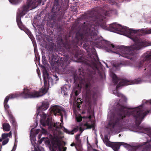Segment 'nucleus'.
Returning <instances> with one entry per match:
<instances>
[{
    "label": "nucleus",
    "mask_w": 151,
    "mask_h": 151,
    "mask_svg": "<svg viewBox=\"0 0 151 151\" xmlns=\"http://www.w3.org/2000/svg\"><path fill=\"white\" fill-rule=\"evenodd\" d=\"M80 134H77L76 137V139L78 143H80L81 141L79 139Z\"/></svg>",
    "instance_id": "obj_23"
},
{
    "label": "nucleus",
    "mask_w": 151,
    "mask_h": 151,
    "mask_svg": "<svg viewBox=\"0 0 151 151\" xmlns=\"http://www.w3.org/2000/svg\"><path fill=\"white\" fill-rule=\"evenodd\" d=\"M106 67H107V68H108V65H107V64H106Z\"/></svg>",
    "instance_id": "obj_39"
},
{
    "label": "nucleus",
    "mask_w": 151,
    "mask_h": 151,
    "mask_svg": "<svg viewBox=\"0 0 151 151\" xmlns=\"http://www.w3.org/2000/svg\"><path fill=\"white\" fill-rule=\"evenodd\" d=\"M75 145V144L74 143H72L70 145V146H73Z\"/></svg>",
    "instance_id": "obj_31"
},
{
    "label": "nucleus",
    "mask_w": 151,
    "mask_h": 151,
    "mask_svg": "<svg viewBox=\"0 0 151 151\" xmlns=\"http://www.w3.org/2000/svg\"><path fill=\"white\" fill-rule=\"evenodd\" d=\"M30 34H31L30 32L29 31L27 34L30 35Z\"/></svg>",
    "instance_id": "obj_36"
},
{
    "label": "nucleus",
    "mask_w": 151,
    "mask_h": 151,
    "mask_svg": "<svg viewBox=\"0 0 151 151\" xmlns=\"http://www.w3.org/2000/svg\"><path fill=\"white\" fill-rule=\"evenodd\" d=\"M49 106L48 101H47L42 102V105L37 109V118L39 115L40 117V124L43 126L47 125L48 128L54 131L55 133H60L59 130L60 127H61V124L58 122L54 123L52 124L51 122V117L49 116V114L47 115L40 111H44L47 109ZM59 134L58 135L55 134L54 137L52 141V145L50 147V151H65L66 148L64 147L61 144L59 140L61 138Z\"/></svg>",
    "instance_id": "obj_2"
},
{
    "label": "nucleus",
    "mask_w": 151,
    "mask_h": 151,
    "mask_svg": "<svg viewBox=\"0 0 151 151\" xmlns=\"http://www.w3.org/2000/svg\"><path fill=\"white\" fill-rule=\"evenodd\" d=\"M12 136V133L11 132H9L8 133H4L3 134L1 135L2 139H8V137H11Z\"/></svg>",
    "instance_id": "obj_16"
},
{
    "label": "nucleus",
    "mask_w": 151,
    "mask_h": 151,
    "mask_svg": "<svg viewBox=\"0 0 151 151\" xmlns=\"http://www.w3.org/2000/svg\"><path fill=\"white\" fill-rule=\"evenodd\" d=\"M96 143H97L98 142H97V140H96Z\"/></svg>",
    "instance_id": "obj_42"
},
{
    "label": "nucleus",
    "mask_w": 151,
    "mask_h": 151,
    "mask_svg": "<svg viewBox=\"0 0 151 151\" xmlns=\"http://www.w3.org/2000/svg\"><path fill=\"white\" fill-rule=\"evenodd\" d=\"M45 138H44V137H43L42 138L40 141H39V143L40 144H41L42 142L43 141H45Z\"/></svg>",
    "instance_id": "obj_27"
},
{
    "label": "nucleus",
    "mask_w": 151,
    "mask_h": 151,
    "mask_svg": "<svg viewBox=\"0 0 151 151\" xmlns=\"http://www.w3.org/2000/svg\"><path fill=\"white\" fill-rule=\"evenodd\" d=\"M109 27V28L108 29L110 31L114 32L117 31L118 33L129 37L135 42L134 45L129 47L123 46L119 47V52H121L124 57L132 59L134 57L132 51L139 50L148 45L147 42L139 39L137 36V30H133L126 27H122L116 23H113Z\"/></svg>",
    "instance_id": "obj_1"
},
{
    "label": "nucleus",
    "mask_w": 151,
    "mask_h": 151,
    "mask_svg": "<svg viewBox=\"0 0 151 151\" xmlns=\"http://www.w3.org/2000/svg\"><path fill=\"white\" fill-rule=\"evenodd\" d=\"M56 80H58V78L57 77H56Z\"/></svg>",
    "instance_id": "obj_40"
},
{
    "label": "nucleus",
    "mask_w": 151,
    "mask_h": 151,
    "mask_svg": "<svg viewBox=\"0 0 151 151\" xmlns=\"http://www.w3.org/2000/svg\"><path fill=\"white\" fill-rule=\"evenodd\" d=\"M45 57L44 56H42V61H43L44 60H45Z\"/></svg>",
    "instance_id": "obj_32"
},
{
    "label": "nucleus",
    "mask_w": 151,
    "mask_h": 151,
    "mask_svg": "<svg viewBox=\"0 0 151 151\" xmlns=\"http://www.w3.org/2000/svg\"><path fill=\"white\" fill-rule=\"evenodd\" d=\"M120 65L119 64H118L117 65H116V64H114V66L116 68H117V67H118L119 65Z\"/></svg>",
    "instance_id": "obj_30"
},
{
    "label": "nucleus",
    "mask_w": 151,
    "mask_h": 151,
    "mask_svg": "<svg viewBox=\"0 0 151 151\" xmlns=\"http://www.w3.org/2000/svg\"><path fill=\"white\" fill-rule=\"evenodd\" d=\"M69 86L68 85L64 86L61 88V93L64 95H67L69 91Z\"/></svg>",
    "instance_id": "obj_13"
},
{
    "label": "nucleus",
    "mask_w": 151,
    "mask_h": 151,
    "mask_svg": "<svg viewBox=\"0 0 151 151\" xmlns=\"http://www.w3.org/2000/svg\"><path fill=\"white\" fill-rule=\"evenodd\" d=\"M42 67L43 68V76L44 87H43L39 92L35 91H32L30 89L24 88L22 93L17 92L12 94L9 95V96L6 97L4 101V105L5 109L8 113L7 109L9 108V106L7 104V102L9 99L17 98L20 96L24 99L38 97L42 96L47 92L48 85L49 86L50 84H52L53 80L51 78L49 77L46 69L44 67Z\"/></svg>",
    "instance_id": "obj_4"
},
{
    "label": "nucleus",
    "mask_w": 151,
    "mask_h": 151,
    "mask_svg": "<svg viewBox=\"0 0 151 151\" xmlns=\"http://www.w3.org/2000/svg\"><path fill=\"white\" fill-rule=\"evenodd\" d=\"M93 29L92 30L90 33L91 38H93L94 40L93 44L96 47H99L101 43L102 39L99 37L97 35L96 31L94 28H92Z\"/></svg>",
    "instance_id": "obj_10"
},
{
    "label": "nucleus",
    "mask_w": 151,
    "mask_h": 151,
    "mask_svg": "<svg viewBox=\"0 0 151 151\" xmlns=\"http://www.w3.org/2000/svg\"><path fill=\"white\" fill-rule=\"evenodd\" d=\"M42 130H43V131H44V133H45L46 132V131L44 129H42Z\"/></svg>",
    "instance_id": "obj_34"
},
{
    "label": "nucleus",
    "mask_w": 151,
    "mask_h": 151,
    "mask_svg": "<svg viewBox=\"0 0 151 151\" xmlns=\"http://www.w3.org/2000/svg\"><path fill=\"white\" fill-rule=\"evenodd\" d=\"M9 139H6L5 140L3 141L2 144L3 145H5L8 142Z\"/></svg>",
    "instance_id": "obj_25"
},
{
    "label": "nucleus",
    "mask_w": 151,
    "mask_h": 151,
    "mask_svg": "<svg viewBox=\"0 0 151 151\" xmlns=\"http://www.w3.org/2000/svg\"><path fill=\"white\" fill-rule=\"evenodd\" d=\"M103 141L106 146H109L110 145V143L108 139H105Z\"/></svg>",
    "instance_id": "obj_22"
},
{
    "label": "nucleus",
    "mask_w": 151,
    "mask_h": 151,
    "mask_svg": "<svg viewBox=\"0 0 151 151\" xmlns=\"http://www.w3.org/2000/svg\"><path fill=\"white\" fill-rule=\"evenodd\" d=\"M40 130L37 129L35 130L34 129H32L30 131V140L32 142V144L34 145V151H44V148L42 147H36V144H34L33 142H34L36 140L35 137L36 134H37L39 132Z\"/></svg>",
    "instance_id": "obj_9"
},
{
    "label": "nucleus",
    "mask_w": 151,
    "mask_h": 151,
    "mask_svg": "<svg viewBox=\"0 0 151 151\" xmlns=\"http://www.w3.org/2000/svg\"><path fill=\"white\" fill-rule=\"evenodd\" d=\"M37 73H38V76H39H39H40V74H39V72H38V71H37Z\"/></svg>",
    "instance_id": "obj_38"
},
{
    "label": "nucleus",
    "mask_w": 151,
    "mask_h": 151,
    "mask_svg": "<svg viewBox=\"0 0 151 151\" xmlns=\"http://www.w3.org/2000/svg\"><path fill=\"white\" fill-rule=\"evenodd\" d=\"M76 119L78 122H79L81 120H83L84 123L83 125L79 127L78 126H74L72 127L73 129L70 131L64 127V131L70 134H73L78 131L79 129L80 131L82 132L84 130L87 129L91 128L94 126V121L91 119V115L88 116H83L82 117L81 116L78 114L75 115Z\"/></svg>",
    "instance_id": "obj_5"
},
{
    "label": "nucleus",
    "mask_w": 151,
    "mask_h": 151,
    "mask_svg": "<svg viewBox=\"0 0 151 151\" xmlns=\"http://www.w3.org/2000/svg\"><path fill=\"white\" fill-rule=\"evenodd\" d=\"M82 86L80 83V85H78L77 87L74 88L73 90L72 94L77 96L79 93L80 87Z\"/></svg>",
    "instance_id": "obj_12"
},
{
    "label": "nucleus",
    "mask_w": 151,
    "mask_h": 151,
    "mask_svg": "<svg viewBox=\"0 0 151 151\" xmlns=\"http://www.w3.org/2000/svg\"><path fill=\"white\" fill-rule=\"evenodd\" d=\"M124 143L122 142H117L114 145L113 148L114 151H118L121 145H124Z\"/></svg>",
    "instance_id": "obj_14"
},
{
    "label": "nucleus",
    "mask_w": 151,
    "mask_h": 151,
    "mask_svg": "<svg viewBox=\"0 0 151 151\" xmlns=\"http://www.w3.org/2000/svg\"><path fill=\"white\" fill-rule=\"evenodd\" d=\"M89 86V84L88 83H86L85 85V86L86 88H87Z\"/></svg>",
    "instance_id": "obj_29"
},
{
    "label": "nucleus",
    "mask_w": 151,
    "mask_h": 151,
    "mask_svg": "<svg viewBox=\"0 0 151 151\" xmlns=\"http://www.w3.org/2000/svg\"><path fill=\"white\" fill-rule=\"evenodd\" d=\"M144 144L146 145L145 146H146V148H145V149L146 150H147L148 148H151V145H149L147 143H145Z\"/></svg>",
    "instance_id": "obj_26"
},
{
    "label": "nucleus",
    "mask_w": 151,
    "mask_h": 151,
    "mask_svg": "<svg viewBox=\"0 0 151 151\" xmlns=\"http://www.w3.org/2000/svg\"><path fill=\"white\" fill-rule=\"evenodd\" d=\"M96 95V93L93 91H90L89 92H87V96L89 97V96L90 98L92 97L94 98Z\"/></svg>",
    "instance_id": "obj_18"
},
{
    "label": "nucleus",
    "mask_w": 151,
    "mask_h": 151,
    "mask_svg": "<svg viewBox=\"0 0 151 151\" xmlns=\"http://www.w3.org/2000/svg\"><path fill=\"white\" fill-rule=\"evenodd\" d=\"M9 118L10 122H12L13 124L14 123H15V119L12 116H9Z\"/></svg>",
    "instance_id": "obj_24"
},
{
    "label": "nucleus",
    "mask_w": 151,
    "mask_h": 151,
    "mask_svg": "<svg viewBox=\"0 0 151 151\" xmlns=\"http://www.w3.org/2000/svg\"><path fill=\"white\" fill-rule=\"evenodd\" d=\"M110 75L112 78L113 82H114L115 84H117V83L119 81V83L117 86L116 89L113 91V93L117 96L121 97L122 99L124 101H126V98L124 96L118 92V89L121 86H125L134 84H138L142 82V81L140 78H138L134 81H128L124 79H120L119 80L118 79L116 76L111 72Z\"/></svg>",
    "instance_id": "obj_6"
},
{
    "label": "nucleus",
    "mask_w": 151,
    "mask_h": 151,
    "mask_svg": "<svg viewBox=\"0 0 151 151\" xmlns=\"http://www.w3.org/2000/svg\"><path fill=\"white\" fill-rule=\"evenodd\" d=\"M81 100L82 99L81 98H79L77 99V100L75 102V104H74V105L76 104L78 109H80V104H81L82 102Z\"/></svg>",
    "instance_id": "obj_17"
},
{
    "label": "nucleus",
    "mask_w": 151,
    "mask_h": 151,
    "mask_svg": "<svg viewBox=\"0 0 151 151\" xmlns=\"http://www.w3.org/2000/svg\"><path fill=\"white\" fill-rule=\"evenodd\" d=\"M11 4H17L21 0H9Z\"/></svg>",
    "instance_id": "obj_21"
},
{
    "label": "nucleus",
    "mask_w": 151,
    "mask_h": 151,
    "mask_svg": "<svg viewBox=\"0 0 151 151\" xmlns=\"http://www.w3.org/2000/svg\"><path fill=\"white\" fill-rule=\"evenodd\" d=\"M3 128L6 131H9L10 129V126L8 123H4L3 124Z\"/></svg>",
    "instance_id": "obj_15"
},
{
    "label": "nucleus",
    "mask_w": 151,
    "mask_h": 151,
    "mask_svg": "<svg viewBox=\"0 0 151 151\" xmlns=\"http://www.w3.org/2000/svg\"><path fill=\"white\" fill-rule=\"evenodd\" d=\"M2 139H2H2H0V142H1V141H2Z\"/></svg>",
    "instance_id": "obj_37"
},
{
    "label": "nucleus",
    "mask_w": 151,
    "mask_h": 151,
    "mask_svg": "<svg viewBox=\"0 0 151 151\" xmlns=\"http://www.w3.org/2000/svg\"><path fill=\"white\" fill-rule=\"evenodd\" d=\"M95 56H96V58H97V56L96 55H95Z\"/></svg>",
    "instance_id": "obj_41"
},
{
    "label": "nucleus",
    "mask_w": 151,
    "mask_h": 151,
    "mask_svg": "<svg viewBox=\"0 0 151 151\" xmlns=\"http://www.w3.org/2000/svg\"><path fill=\"white\" fill-rule=\"evenodd\" d=\"M151 104V100L147 101ZM120 111L122 113L120 114L119 117L116 119L114 115L112 114L111 115V131H114L115 129H121L125 124L123 119L126 116H129L132 115L135 119L138 124H140L142 119L148 113L151 112V111H146L143 110L142 107L140 106L138 107L127 109L125 107L121 106H120Z\"/></svg>",
    "instance_id": "obj_3"
},
{
    "label": "nucleus",
    "mask_w": 151,
    "mask_h": 151,
    "mask_svg": "<svg viewBox=\"0 0 151 151\" xmlns=\"http://www.w3.org/2000/svg\"><path fill=\"white\" fill-rule=\"evenodd\" d=\"M41 0H28L27 6H24L22 8V11L17 17L16 20L17 24L20 29L23 30L24 28L20 20V17L24 15L29 10L35 9L38 4L40 3Z\"/></svg>",
    "instance_id": "obj_7"
},
{
    "label": "nucleus",
    "mask_w": 151,
    "mask_h": 151,
    "mask_svg": "<svg viewBox=\"0 0 151 151\" xmlns=\"http://www.w3.org/2000/svg\"><path fill=\"white\" fill-rule=\"evenodd\" d=\"M140 66H139V68H140V67H141L142 66V63H140Z\"/></svg>",
    "instance_id": "obj_33"
},
{
    "label": "nucleus",
    "mask_w": 151,
    "mask_h": 151,
    "mask_svg": "<svg viewBox=\"0 0 151 151\" xmlns=\"http://www.w3.org/2000/svg\"><path fill=\"white\" fill-rule=\"evenodd\" d=\"M88 151H97L95 149H93L91 148L89 149L88 150Z\"/></svg>",
    "instance_id": "obj_28"
},
{
    "label": "nucleus",
    "mask_w": 151,
    "mask_h": 151,
    "mask_svg": "<svg viewBox=\"0 0 151 151\" xmlns=\"http://www.w3.org/2000/svg\"><path fill=\"white\" fill-rule=\"evenodd\" d=\"M15 150V149L13 148L12 150L11 151H14Z\"/></svg>",
    "instance_id": "obj_35"
},
{
    "label": "nucleus",
    "mask_w": 151,
    "mask_h": 151,
    "mask_svg": "<svg viewBox=\"0 0 151 151\" xmlns=\"http://www.w3.org/2000/svg\"><path fill=\"white\" fill-rule=\"evenodd\" d=\"M151 58V55H146L145 57V60H143V62L144 63L146 64V61H147V63L148 62V60H149Z\"/></svg>",
    "instance_id": "obj_20"
},
{
    "label": "nucleus",
    "mask_w": 151,
    "mask_h": 151,
    "mask_svg": "<svg viewBox=\"0 0 151 151\" xmlns=\"http://www.w3.org/2000/svg\"><path fill=\"white\" fill-rule=\"evenodd\" d=\"M142 33L143 34H148L151 33V28L148 29H142Z\"/></svg>",
    "instance_id": "obj_19"
},
{
    "label": "nucleus",
    "mask_w": 151,
    "mask_h": 151,
    "mask_svg": "<svg viewBox=\"0 0 151 151\" xmlns=\"http://www.w3.org/2000/svg\"><path fill=\"white\" fill-rule=\"evenodd\" d=\"M49 116L50 117V116L52 114L55 115H60L61 116V121L63 122V115H65V111L64 109L62 107L58 105H55L52 106L49 109Z\"/></svg>",
    "instance_id": "obj_8"
},
{
    "label": "nucleus",
    "mask_w": 151,
    "mask_h": 151,
    "mask_svg": "<svg viewBox=\"0 0 151 151\" xmlns=\"http://www.w3.org/2000/svg\"><path fill=\"white\" fill-rule=\"evenodd\" d=\"M108 43V44L107 45V47L106 48V50L107 52H114V51L115 50L118 49V53L119 55H121V56L123 57V55L121 54V52H119V48H117V47L116 46H115L113 44H111L110 42H107Z\"/></svg>",
    "instance_id": "obj_11"
}]
</instances>
